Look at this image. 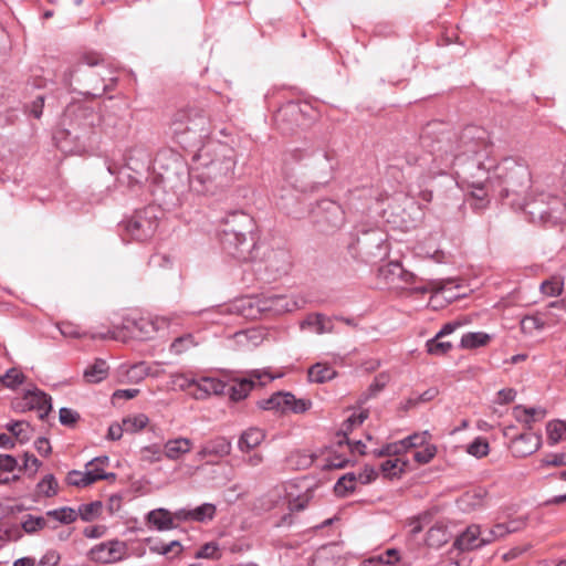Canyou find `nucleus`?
<instances>
[{"mask_svg": "<svg viewBox=\"0 0 566 566\" xmlns=\"http://www.w3.org/2000/svg\"><path fill=\"white\" fill-rule=\"evenodd\" d=\"M145 521L148 527L159 532L174 530L180 523L177 522L176 511L170 512L164 507L149 511L146 514Z\"/></svg>", "mask_w": 566, "mask_h": 566, "instance_id": "obj_18", "label": "nucleus"}, {"mask_svg": "<svg viewBox=\"0 0 566 566\" xmlns=\"http://www.w3.org/2000/svg\"><path fill=\"white\" fill-rule=\"evenodd\" d=\"M226 389L227 382L213 377H202L196 380L193 397L206 399L210 395H226Z\"/></svg>", "mask_w": 566, "mask_h": 566, "instance_id": "obj_23", "label": "nucleus"}, {"mask_svg": "<svg viewBox=\"0 0 566 566\" xmlns=\"http://www.w3.org/2000/svg\"><path fill=\"white\" fill-rule=\"evenodd\" d=\"M46 516L53 517L62 524H71L76 521L77 512L72 507L63 506L48 511Z\"/></svg>", "mask_w": 566, "mask_h": 566, "instance_id": "obj_40", "label": "nucleus"}, {"mask_svg": "<svg viewBox=\"0 0 566 566\" xmlns=\"http://www.w3.org/2000/svg\"><path fill=\"white\" fill-rule=\"evenodd\" d=\"M122 226L133 240L146 241L158 228L157 209L150 206L137 210L129 219L123 221Z\"/></svg>", "mask_w": 566, "mask_h": 566, "instance_id": "obj_10", "label": "nucleus"}, {"mask_svg": "<svg viewBox=\"0 0 566 566\" xmlns=\"http://www.w3.org/2000/svg\"><path fill=\"white\" fill-rule=\"evenodd\" d=\"M418 156L473 157L480 153L494 154L490 133L475 125L455 132L443 123H429L420 135Z\"/></svg>", "mask_w": 566, "mask_h": 566, "instance_id": "obj_2", "label": "nucleus"}, {"mask_svg": "<svg viewBox=\"0 0 566 566\" xmlns=\"http://www.w3.org/2000/svg\"><path fill=\"white\" fill-rule=\"evenodd\" d=\"M108 374V365L102 358H96L94 364L84 371V378L87 382L97 384L104 380Z\"/></svg>", "mask_w": 566, "mask_h": 566, "instance_id": "obj_32", "label": "nucleus"}, {"mask_svg": "<svg viewBox=\"0 0 566 566\" xmlns=\"http://www.w3.org/2000/svg\"><path fill=\"white\" fill-rule=\"evenodd\" d=\"M453 547L459 551H473L482 547L480 525H469L453 542Z\"/></svg>", "mask_w": 566, "mask_h": 566, "instance_id": "obj_21", "label": "nucleus"}, {"mask_svg": "<svg viewBox=\"0 0 566 566\" xmlns=\"http://www.w3.org/2000/svg\"><path fill=\"white\" fill-rule=\"evenodd\" d=\"M164 457V449L157 444H150L142 448L140 460L147 463H156L161 461Z\"/></svg>", "mask_w": 566, "mask_h": 566, "instance_id": "obj_48", "label": "nucleus"}, {"mask_svg": "<svg viewBox=\"0 0 566 566\" xmlns=\"http://www.w3.org/2000/svg\"><path fill=\"white\" fill-rule=\"evenodd\" d=\"M490 451L489 443L485 438H475L468 447L467 452L478 459L488 455Z\"/></svg>", "mask_w": 566, "mask_h": 566, "instance_id": "obj_49", "label": "nucleus"}, {"mask_svg": "<svg viewBox=\"0 0 566 566\" xmlns=\"http://www.w3.org/2000/svg\"><path fill=\"white\" fill-rule=\"evenodd\" d=\"M108 457H96L85 465V472L90 473V478H94V483L99 480L114 481L116 479V474L113 472H104V465L108 464Z\"/></svg>", "mask_w": 566, "mask_h": 566, "instance_id": "obj_27", "label": "nucleus"}, {"mask_svg": "<svg viewBox=\"0 0 566 566\" xmlns=\"http://www.w3.org/2000/svg\"><path fill=\"white\" fill-rule=\"evenodd\" d=\"M197 166L188 171L189 188L198 195H216L234 178L235 151L227 144L208 143L196 155Z\"/></svg>", "mask_w": 566, "mask_h": 566, "instance_id": "obj_3", "label": "nucleus"}, {"mask_svg": "<svg viewBox=\"0 0 566 566\" xmlns=\"http://www.w3.org/2000/svg\"><path fill=\"white\" fill-rule=\"evenodd\" d=\"M0 380L4 387L13 389L23 382L24 375L17 368H10L0 377Z\"/></svg>", "mask_w": 566, "mask_h": 566, "instance_id": "obj_50", "label": "nucleus"}, {"mask_svg": "<svg viewBox=\"0 0 566 566\" xmlns=\"http://www.w3.org/2000/svg\"><path fill=\"white\" fill-rule=\"evenodd\" d=\"M357 478L355 473H346L339 478L334 486L335 493L340 496L347 495L356 488Z\"/></svg>", "mask_w": 566, "mask_h": 566, "instance_id": "obj_39", "label": "nucleus"}, {"mask_svg": "<svg viewBox=\"0 0 566 566\" xmlns=\"http://www.w3.org/2000/svg\"><path fill=\"white\" fill-rule=\"evenodd\" d=\"M406 462L400 463V459H388L380 465V470L385 478H396L403 472Z\"/></svg>", "mask_w": 566, "mask_h": 566, "instance_id": "obj_44", "label": "nucleus"}, {"mask_svg": "<svg viewBox=\"0 0 566 566\" xmlns=\"http://www.w3.org/2000/svg\"><path fill=\"white\" fill-rule=\"evenodd\" d=\"M505 535L504 525L496 524L493 528L481 530V542L482 546H485L492 542H494L499 537H503Z\"/></svg>", "mask_w": 566, "mask_h": 566, "instance_id": "obj_56", "label": "nucleus"}, {"mask_svg": "<svg viewBox=\"0 0 566 566\" xmlns=\"http://www.w3.org/2000/svg\"><path fill=\"white\" fill-rule=\"evenodd\" d=\"M171 378V386L174 388H178L180 390H187L191 387H196V380L195 378L188 377L185 374H174L170 376Z\"/></svg>", "mask_w": 566, "mask_h": 566, "instance_id": "obj_58", "label": "nucleus"}, {"mask_svg": "<svg viewBox=\"0 0 566 566\" xmlns=\"http://www.w3.org/2000/svg\"><path fill=\"white\" fill-rule=\"evenodd\" d=\"M401 446L402 443H398V441L392 443H387L381 449L374 450V454L376 457H391V455H399L401 453Z\"/></svg>", "mask_w": 566, "mask_h": 566, "instance_id": "obj_61", "label": "nucleus"}, {"mask_svg": "<svg viewBox=\"0 0 566 566\" xmlns=\"http://www.w3.org/2000/svg\"><path fill=\"white\" fill-rule=\"evenodd\" d=\"M24 406L30 410H36L39 418L45 420L52 410V399L44 391L35 388L28 390L23 396Z\"/></svg>", "mask_w": 566, "mask_h": 566, "instance_id": "obj_19", "label": "nucleus"}, {"mask_svg": "<svg viewBox=\"0 0 566 566\" xmlns=\"http://www.w3.org/2000/svg\"><path fill=\"white\" fill-rule=\"evenodd\" d=\"M273 379L274 377L268 371L252 370L247 377L227 382L226 395H229L232 400L239 401L249 395L256 382L264 386Z\"/></svg>", "mask_w": 566, "mask_h": 566, "instance_id": "obj_14", "label": "nucleus"}, {"mask_svg": "<svg viewBox=\"0 0 566 566\" xmlns=\"http://www.w3.org/2000/svg\"><path fill=\"white\" fill-rule=\"evenodd\" d=\"M386 242L385 234L377 229L367 230L361 233L357 239V248L358 251L366 256L369 258H381L386 254V248L384 247Z\"/></svg>", "mask_w": 566, "mask_h": 566, "instance_id": "obj_15", "label": "nucleus"}, {"mask_svg": "<svg viewBox=\"0 0 566 566\" xmlns=\"http://www.w3.org/2000/svg\"><path fill=\"white\" fill-rule=\"evenodd\" d=\"M61 560V555L55 549H49L45 554L40 558L35 566H57Z\"/></svg>", "mask_w": 566, "mask_h": 566, "instance_id": "obj_62", "label": "nucleus"}, {"mask_svg": "<svg viewBox=\"0 0 566 566\" xmlns=\"http://www.w3.org/2000/svg\"><path fill=\"white\" fill-rule=\"evenodd\" d=\"M448 541L447 532L443 526H432L427 533V544L429 546H440Z\"/></svg>", "mask_w": 566, "mask_h": 566, "instance_id": "obj_52", "label": "nucleus"}, {"mask_svg": "<svg viewBox=\"0 0 566 566\" xmlns=\"http://www.w3.org/2000/svg\"><path fill=\"white\" fill-rule=\"evenodd\" d=\"M492 178L494 182L489 186V190L492 189L502 199H507L512 208L521 203L532 182L528 167L512 157L504 158L496 165Z\"/></svg>", "mask_w": 566, "mask_h": 566, "instance_id": "obj_6", "label": "nucleus"}, {"mask_svg": "<svg viewBox=\"0 0 566 566\" xmlns=\"http://www.w3.org/2000/svg\"><path fill=\"white\" fill-rule=\"evenodd\" d=\"M490 339V335L483 332L467 333L461 337L460 346L462 348H478L486 345Z\"/></svg>", "mask_w": 566, "mask_h": 566, "instance_id": "obj_34", "label": "nucleus"}, {"mask_svg": "<svg viewBox=\"0 0 566 566\" xmlns=\"http://www.w3.org/2000/svg\"><path fill=\"white\" fill-rule=\"evenodd\" d=\"M19 467L18 460L11 454H0V471L11 473Z\"/></svg>", "mask_w": 566, "mask_h": 566, "instance_id": "obj_63", "label": "nucleus"}, {"mask_svg": "<svg viewBox=\"0 0 566 566\" xmlns=\"http://www.w3.org/2000/svg\"><path fill=\"white\" fill-rule=\"evenodd\" d=\"M305 327H314L317 334L333 332L331 318L321 313L308 315L301 324V328Z\"/></svg>", "mask_w": 566, "mask_h": 566, "instance_id": "obj_31", "label": "nucleus"}, {"mask_svg": "<svg viewBox=\"0 0 566 566\" xmlns=\"http://www.w3.org/2000/svg\"><path fill=\"white\" fill-rule=\"evenodd\" d=\"M240 310L247 317L255 318L258 315H281L293 312L298 307L297 302L283 294H263L245 297L240 301Z\"/></svg>", "mask_w": 566, "mask_h": 566, "instance_id": "obj_9", "label": "nucleus"}, {"mask_svg": "<svg viewBox=\"0 0 566 566\" xmlns=\"http://www.w3.org/2000/svg\"><path fill=\"white\" fill-rule=\"evenodd\" d=\"M119 375L122 382L138 384L148 375V367L144 361L128 367L120 366Z\"/></svg>", "mask_w": 566, "mask_h": 566, "instance_id": "obj_28", "label": "nucleus"}, {"mask_svg": "<svg viewBox=\"0 0 566 566\" xmlns=\"http://www.w3.org/2000/svg\"><path fill=\"white\" fill-rule=\"evenodd\" d=\"M134 325L139 331V337L143 339L151 338L157 332L155 322L147 318L138 319L134 323Z\"/></svg>", "mask_w": 566, "mask_h": 566, "instance_id": "obj_54", "label": "nucleus"}, {"mask_svg": "<svg viewBox=\"0 0 566 566\" xmlns=\"http://www.w3.org/2000/svg\"><path fill=\"white\" fill-rule=\"evenodd\" d=\"M30 423L24 420L11 421L6 424V429L10 431L21 443L30 440Z\"/></svg>", "mask_w": 566, "mask_h": 566, "instance_id": "obj_35", "label": "nucleus"}, {"mask_svg": "<svg viewBox=\"0 0 566 566\" xmlns=\"http://www.w3.org/2000/svg\"><path fill=\"white\" fill-rule=\"evenodd\" d=\"M319 166V171L329 176L333 170V165L329 155L326 151H314L311 154Z\"/></svg>", "mask_w": 566, "mask_h": 566, "instance_id": "obj_57", "label": "nucleus"}, {"mask_svg": "<svg viewBox=\"0 0 566 566\" xmlns=\"http://www.w3.org/2000/svg\"><path fill=\"white\" fill-rule=\"evenodd\" d=\"M305 111L303 109L302 105L298 103H287L283 108L279 111V114L276 116V120H281L284 117H292L294 122H298L300 116L304 114Z\"/></svg>", "mask_w": 566, "mask_h": 566, "instance_id": "obj_51", "label": "nucleus"}, {"mask_svg": "<svg viewBox=\"0 0 566 566\" xmlns=\"http://www.w3.org/2000/svg\"><path fill=\"white\" fill-rule=\"evenodd\" d=\"M379 274L390 283L396 280L415 285L411 290L416 293L426 294L433 287V282L418 279L416 274L403 269L400 262L391 261L379 269Z\"/></svg>", "mask_w": 566, "mask_h": 566, "instance_id": "obj_12", "label": "nucleus"}, {"mask_svg": "<svg viewBox=\"0 0 566 566\" xmlns=\"http://www.w3.org/2000/svg\"><path fill=\"white\" fill-rule=\"evenodd\" d=\"M103 504L101 501L82 504L78 507L77 516L85 521L91 522L97 518L102 513Z\"/></svg>", "mask_w": 566, "mask_h": 566, "instance_id": "obj_38", "label": "nucleus"}, {"mask_svg": "<svg viewBox=\"0 0 566 566\" xmlns=\"http://www.w3.org/2000/svg\"><path fill=\"white\" fill-rule=\"evenodd\" d=\"M232 449L231 441L226 437H217L212 440L207 441L197 453L199 460H203L207 457H226L230 454Z\"/></svg>", "mask_w": 566, "mask_h": 566, "instance_id": "obj_22", "label": "nucleus"}, {"mask_svg": "<svg viewBox=\"0 0 566 566\" xmlns=\"http://www.w3.org/2000/svg\"><path fill=\"white\" fill-rule=\"evenodd\" d=\"M40 494L52 497L57 493V481L53 474H46L36 485Z\"/></svg>", "mask_w": 566, "mask_h": 566, "instance_id": "obj_45", "label": "nucleus"}, {"mask_svg": "<svg viewBox=\"0 0 566 566\" xmlns=\"http://www.w3.org/2000/svg\"><path fill=\"white\" fill-rule=\"evenodd\" d=\"M253 218L243 211H231L221 221L220 242L226 253L239 261L254 259L256 242Z\"/></svg>", "mask_w": 566, "mask_h": 566, "instance_id": "obj_5", "label": "nucleus"}, {"mask_svg": "<svg viewBox=\"0 0 566 566\" xmlns=\"http://www.w3.org/2000/svg\"><path fill=\"white\" fill-rule=\"evenodd\" d=\"M547 442L549 446H555L566 439V421L552 420L546 424Z\"/></svg>", "mask_w": 566, "mask_h": 566, "instance_id": "obj_33", "label": "nucleus"}, {"mask_svg": "<svg viewBox=\"0 0 566 566\" xmlns=\"http://www.w3.org/2000/svg\"><path fill=\"white\" fill-rule=\"evenodd\" d=\"M544 467H562L566 465V453L548 454L542 460Z\"/></svg>", "mask_w": 566, "mask_h": 566, "instance_id": "obj_64", "label": "nucleus"}, {"mask_svg": "<svg viewBox=\"0 0 566 566\" xmlns=\"http://www.w3.org/2000/svg\"><path fill=\"white\" fill-rule=\"evenodd\" d=\"M427 352L430 355L434 356H443L452 349V344L450 342H443L441 338H437V335L426 343Z\"/></svg>", "mask_w": 566, "mask_h": 566, "instance_id": "obj_42", "label": "nucleus"}, {"mask_svg": "<svg viewBox=\"0 0 566 566\" xmlns=\"http://www.w3.org/2000/svg\"><path fill=\"white\" fill-rule=\"evenodd\" d=\"M313 222L322 232H334L345 222V212L340 205L331 199H322L312 209Z\"/></svg>", "mask_w": 566, "mask_h": 566, "instance_id": "obj_11", "label": "nucleus"}, {"mask_svg": "<svg viewBox=\"0 0 566 566\" xmlns=\"http://www.w3.org/2000/svg\"><path fill=\"white\" fill-rule=\"evenodd\" d=\"M405 159L407 165L415 166L420 169L422 178L430 179L441 175L451 174L457 181L468 185L475 191L472 192L476 202L474 208H483L489 186H493L491 171L497 165L494 154L480 153V156L473 157H452L442 156H418V147H410Z\"/></svg>", "mask_w": 566, "mask_h": 566, "instance_id": "obj_1", "label": "nucleus"}, {"mask_svg": "<svg viewBox=\"0 0 566 566\" xmlns=\"http://www.w3.org/2000/svg\"><path fill=\"white\" fill-rule=\"evenodd\" d=\"M563 280L559 277H551L542 282L539 290L546 296H558L563 292Z\"/></svg>", "mask_w": 566, "mask_h": 566, "instance_id": "obj_46", "label": "nucleus"}, {"mask_svg": "<svg viewBox=\"0 0 566 566\" xmlns=\"http://www.w3.org/2000/svg\"><path fill=\"white\" fill-rule=\"evenodd\" d=\"M46 524L45 517L29 514L22 521L21 527L27 534H34L46 527Z\"/></svg>", "mask_w": 566, "mask_h": 566, "instance_id": "obj_41", "label": "nucleus"}, {"mask_svg": "<svg viewBox=\"0 0 566 566\" xmlns=\"http://www.w3.org/2000/svg\"><path fill=\"white\" fill-rule=\"evenodd\" d=\"M127 555V545L119 539H111L94 545L87 552V558L96 564H114Z\"/></svg>", "mask_w": 566, "mask_h": 566, "instance_id": "obj_13", "label": "nucleus"}, {"mask_svg": "<svg viewBox=\"0 0 566 566\" xmlns=\"http://www.w3.org/2000/svg\"><path fill=\"white\" fill-rule=\"evenodd\" d=\"M513 208L524 211L534 223L557 224L566 219V201L546 192L537 193L531 199L526 195Z\"/></svg>", "mask_w": 566, "mask_h": 566, "instance_id": "obj_8", "label": "nucleus"}, {"mask_svg": "<svg viewBox=\"0 0 566 566\" xmlns=\"http://www.w3.org/2000/svg\"><path fill=\"white\" fill-rule=\"evenodd\" d=\"M307 375L310 381L324 384L334 379L337 376V373L332 366L327 364L316 363L310 367Z\"/></svg>", "mask_w": 566, "mask_h": 566, "instance_id": "obj_30", "label": "nucleus"}, {"mask_svg": "<svg viewBox=\"0 0 566 566\" xmlns=\"http://www.w3.org/2000/svg\"><path fill=\"white\" fill-rule=\"evenodd\" d=\"M436 453L437 447L427 443L422 450L416 451L413 453V459L420 464H427L434 458Z\"/></svg>", "mask_w": 566, "mask_h": 566, "instance_id": "obj_59", "label": "nucleus"}, {"mask_svg": "<svg viewBox=\"0 0 566 566\" xmlns=\"http://www.w3.org/2000/svg\"><path fill=\"white\" fill-rule=\"evenodd\" d=\"M292 398L293 394L291 392L277 391L270 398L259 401L258 406L263 410H277L286 412L289 399L292 400Z\"/></svg>", "mask_w": 566, "mask_h": 566, "instance_id": "obj_29", "label": "nucleus"}, {"mask_svg": "<svg viewBox=\"0 0 566 566\" xmlns=\"http://www.w3.org/2000/svg\"><path fill=\"white\" fill-rule=\"evenodd\" d=\"M111 116L102 117L95 109L83 103H72L65 108L62 128L53 139L56 147L65 154L82 155L97 143L96 127L104 123L111 125Z\"/></svg>", "mask_w": 566, "mask_h": 566, "instance_id": "obj_4", "label": "nucleus"}, {"mask_svg": "<svg viewBox=\"0 0 566 566\" xmlns=\"http://www.w3.org/2000/svg\"><path fill=\"white\" fill-rule=\"evenodd\" d=\"M66 482L72 486L86 488L94 483V478H90V473L85 471L72 470L67 473Z\"/></svg>", "mask_w": 566, "mask_h": 566, "instance_id": "obj_43", "label": "nucleus"}, {"mask_svg": "<svg viewBox=\"0 0 566 566\" xmlns=\"http://www.w3.org/2000/svg\"><path fill=\"white\" fill-rule=\"evenodd\" d=\"M217 507L212 503H203L197 507L188 509L182 507L176 510L177 522L187 523V522H197V523H207L212 521L216 516Z\"/></svg>", "mask_w": 566, "mask_h": 566, "instance_id": "obj_16", "label": "nucleus"}, {"mask_svg": "<svg viewBox=\"0 0 566 566\" xmlns=\"http://www.w3.org/2000/svg\"><path fill=\"white\" fill-rule=\"evenodd\" d=\"M148 421H149L148 417L144 413H139V415H136L133 417H127V418L123 419L125 431L132 432V433L144 429L147 426Z\"/></svg>", "mask_w": 566, "mask_h": 566, "instance_id": "obj_47", "label": "nucleus"}, {"mask_svg": "<svg viewBox=\"0 0 566 566\" xmlns=\"http://www.w3.org/2000/svg\"><path fill=\"white\" fill-rule=\"evenodd\" d=\"M192 441L188 438L179 437L170 439L164 444V455L172 461L180 459L192 449Z\"/></svg>", "mask_w": 566, "mask_h": 566, "instance_id": "obj_25", "label": "nucleus"}, {"mask_svg": "<svg viewBox=\"0 0 566 566\" xmlns=\"http://www.w3.org/2000/svg\"><path fill=\"white\" fill-rule=\"evenodd\" d=\"M150 154L142 147L132 148L126 156V167L138 176H144L150 168Z\"/></svg>", "mask_w": 566, "mask_h": 566, "instance_id": "obj_20", "label": "nucleus"}, {"mask_svg": "<svg viewBox=\"0 0 566 566\" xmlns=\"http://www.w3.org/2000/svg\"><path fill=\"white\" fill-rule=\"evenodd\" d=\"M542 447V436L521 433L511 440V451L516 458H525L535 453Z\"/></svg>", "mask_w": 566, "mask_h": 566, "instance_id": "obj_17", "label": "nucleus"}, {"mask_svg": "<svg viewBox=\"0 0 566 566\" xmlns=\"http://www.w3.org/2000/svg\"><path fill=\"white\" fill-rule=\"evenodd\" d=\"M145 542L150 553L164 555L168 558L176 557L182 552V545L179 541L165 543L159 538L148 537Z\"/></svg>", "mask_w": 566, "mask_h": 566, "instance_id": "obj_24", "label": "nucleus"}, {"mask_svg": "<svg viewBox=\"0 0 566 566\" xmlns=\"http://www.w3.org/2000/svg\"><path fill=\"white\" fill-rule=\"evenodd\" d=\"M171 130L184 147H193L210 135L209 118L197 107L178 109L171 119Z\"/></svg>", "mask_w": 566, "mask_h": 566, "instance_id": "obj_7", "label": "nucleus"}, {"mask_svg": "<svg viewBox=\"0 0 566 566\" xmlns=\"http://www.w3.org/2000/svg\"><path fill=\"white\" fill-rule=\"evenodd\" d=\"M430 439V434L428 431L416 432L402 440H399L398 443H402L401 453L407 452L409 449L423 447L428 443Z\"/></svg>", "mask_w": 566, "mask_h": 566, "instance_id": "obj_36", "label": "nucleus"}, {"mask_svg": "<svg viewBox=\"0 0 566 566\" xmlns=\"http://www.w3.org/2000/svg\"><path fill=\"white\" fill-rule=\"evenodd\" d=\"M265 439V432L260 428H249L243 431L238 441V448L241 452H249L259 447Z\"/></svg>", "mask_w": 566, "mask_h": 566, "instance_id": "obj_26", "label": "nucleus"}, {"mask_svg": "<svg viewBox=\"0 0 566 566\" xmlns=\"http://www.w3.org/2000/svg\"><path fill=\"white\" fill-rule=\"evenodd\" d=\"M197 345L198 343L192 334H185L174 339L170 345V352L175 355H181Z\"/></svg>", "mask_w": 566, "mask_h": 566, "instance_id": "obj_37", "label": "nucleus"}, {"mask_svg": "<svg viewBox=\"0 0 566 566\" xmlns=\"http://www.w3.org/2000/svg\"><path fill=\"white\" fill-rule=\"evenodd\" d=\"M80 418V413L71 408L63 407L59 411V420L66 427H73Z\"/></svg>", "mask_w": 566, "mask_h": 566, "instance_id": "obj_60", "label": "nucleus"}, {"mask_svg": "<svg viewBox=\"0 0 566 566\" xmlns=\"http://www.w3.org/2000/svg\"><path fill=\"white\" fill-rule=\"evenodd\" d=\"M485 495L486 492L483 490L468 492L461 497V503H463L467 507L474 510L483 505Z\"/></svg>", "mask_w": 566, "mask_h": 566, "instance_id": "obj_53", "label": "nucleus"}, {"mask_svg": "<svg viewBox=\"0 0 566 566\" xmlns=\"http://www.w3.org/2000/svg\"><path fill=\"white\" fill-rule=\"evenodd\" d=\"M196 558L218 559L220 557V549L217 542H209L202 545L196 553Z\"/></svg>", "mask_w": 566, "mask_h": 566, "instance_id": "obj_55", "label": "nucleus"}]
</instances>
